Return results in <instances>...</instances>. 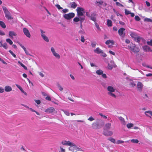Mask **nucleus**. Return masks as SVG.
Instances as JSON below:
<instances>
[{
    "instance_id": "f257e3e1",
    "label": "nucleus",
    "mask_w": 152,
    "mask_h": 152,
    "mask_svg": "<svg viewBox=\"0 0 152 152\" xmlns=\"http://www.w3.org/2000/svg\"><path fill=\"white\" fill-rule=\"evenodd\" d=\"M61 144L64 145L69 146V150L72 152L82 151V148L77 146L75 143L69 141L64 140L61 141Z\"/></svg>"
},
{
    "instance_id": "f03ea898",
    "label": "nucleus",
    "mask_w": 152,
    "mask_h": 152,
    "mask_svg": "<svg viewBox=\"0 0 152 152\" xmlns=\"http://www.w3.org/2000/svg\"><path fill=\"white\" fill-rule=\"evenodd\" d=\"M107 94L109 96L114 98L116 97V96L114 94L115 88L114 87L112 86H108L107 87Z\"/></svg>"
},
{
    "instance_id": "7ed1b4c3",
    "label": "nucleus",
    "mask_w": 152,
    "mask_h": 152,
    "mask_svg": "<svg viewBox=\"0 0 152 152\" xmlns=\"http://www.w3.org/2000/svg\"><path fill=\"white\" fill-rule=\"evenodd\" d=\"M101 120L98 119L97 120L93 122L92 124V128L94 129H98L100 128L102 125L100 124Z\"/></svg>"
},
{
    "instance_id": "20e7f679",
    "label": "nucleus",
    "mask_w": 152,
    "mask_h": 152,
    "mask_svg": "<svg viewBox=\"0 0 152 152\" xmlns=\"http://www.w3.org/2000/svg\"><path fill=\"white\" fill-rule=\"evenodd\" d=\"M2 7L3 10L5 14L6 18L8 20L12 19V17L11 14L8 11L7 8L4 6H3Z\"/></svg>"
},
{
    "instance_id": "39448f33",
    "label": "nucleus",
    "mask_w": 152,
    "mask_h": 152,
    "mask_svg": "<svg viewBox=\"0 0 152 152\" xmlns=\"http://www.w3.org/2000/svg\"><path fill=\"white\" fill-rule=\"evenodd\" d=\"M77 12V15L78 16L82 17L84 16H83V13H85L84 9L82 7H77L76 9Z\"/></svg>"
},
{
    "instance_id": "423d86ee",
    "label": "nucleus",
    "mask_w": 152,
    "mask_h": 152,
    "mask_svg": "<svg viewBox=\"0 0 152 152\" xmlns=\"http://www.w3.org/2000/svg\"><path fill=\"white\" fill-rule=\"evenodd\" d=\"M41 37L44 41L48 42L49 41L48 37L46 35L45 32L42 30H41Z\"/></svg>"
},
{
    "instance_id": "0eeeda50",
    "label": "nucleus",
    "mask_w": 152,
    "mask_h": 152,
    "mask_svg": "<svg viewBox=\"0 0 152 152\" xmlns=\"http://www.w3.org/2000/svg\"><path fill=\"white\" fill-rule=\"evenodd\" d=\"M75 16V14L72 12L69 13L68 14H65L63 15L64 18L67 20H70L73 18Z\"/></svg>"
},
{
    "instance_id": "6e6552de",
    "label": "nucleus",
    "mask_w": 152,
    "mask_h": 152,
    "mask_svg": "<svg viewBox=\"0 0 152 152\" xmlns=\"http://www.w3.org/2000/svg\"><path fill=\"white\" fill-rule=\"evenodd\" d=\"M129 49L135 53L138 52L140 50L139 49L138 47H136L133 44L130 45L129 47Z\"/></svg>"
},
{
    "instance_id": "1a4fd4ad",
    "label": "nucleus",
    "mask_w": 152,
    "mask_h": 152,
    "mask_svg": "<svg viewBox=\"0 0 152 152\" xmlns=\"http://www.w3.org/2000/svg\"><path fill=\"white\" fill-rule=\"evenodd\" d=\"M46 113H56L57 111L55 110V108L53 107H50L46 109L45 111Z\"/></svg>"
},
{
    "instance_id": "9d476101",
    "label": "nucleus",
    "mask_w": 152,
    "mask_h": 152,
    "mask_svg": "<svg viewBox=\"0 0 152 152\" xmlns=\"http://www.w3.org/2000/svg\"><path fill=\"white\" fill-rule=\"evenodd\" d=\"M125 30V29L123 28H121L118 31V33L119 35L123 37H124L125 35V33L124 31Z\"/></svg>"
},
{
    "instance_id": "9b49d317",
    "label": "nucleus",
    "mask_w": 152,
    "mask_h": 152,
    "mask_svg": "<svg viewBox=\"0 0 152 152\" xmlns=\"http://www.w3.org/2000/svg\"><path fill=\"white\" fill-rule=\"evenodd\" d=\"M51 50L53 55L56 58L59 59L60 58V56L55 51L54 48L52 47L51 48Z\"/></svg>"
},
{
    "instance_id": "f8f14e48",
    "label": "nucleus",
    "mask_w": 152,
    "mask_h": 152,
    "mask_svg": "<svg viewBox=\"0 0 152 152\" xmlns=\"http://www.w3.org/2000/svg\"><path fill=\"white\" fill-rule=\"evenodd\" d=\"M23 32L24 35L28 38L31 37V34L28 30L26 28H24L23 29Z\"/></svg>"
},
{
    "instance_id": "ddd939ff",
    "label": "nucleus",
    "mask_w": 152,
    "mask_h": 152,
    "mask_svg": "<svg viewBox=\"0 0 152 152\" xmlns=\"http://www.w3.org/2000/svg\"><path fill=\"white\" fill-rule=\"evenodd\" d=\"M143 85L140 82H138L137 84V90L141 92L143 87Z\"/></svg>"
},
{
    "instance_id": "4468645a",
    "label": "nucleus",
    "mask_w": 152,
    "mask_h": 152,
    "mask_svg": "<svg viewBox=\"0 0 152 152\" xmlns=\"http://www.w3.org/2000/svg\"><path fill=\"white\" fill-rule=\"evenodd\" d=\"M143 50L145 52H152V50L151 48L147 45H145L142 47Z\"/></svg>"
},
{
    "instance_id": "2eb2a0df",
    "label": "nucleus",
    "mask_w": 152,
    "mask_h": 152,
    "mask_svg": "<svg viewBox=\"0 0 152 152\" xmlns=\"http://www.w3.org/2000/svg\"><path fill=\"white\" fill-rule=\"evenodd\" d=\"M96 13L95 12L92 13L90 15V18L91 20H92L94 21V22H95L96 20Z\"/></svg>"
},
{
    "instance_id": "dca6fc26",
    "label": "nucleus",
    "mask_w": 152,
    "mask_h": 152,
    "mask_svg": "<svg viewBox=\"0 0 152 152\" xmlns=\"http://www.w3.org/2000/svg\"><path fill=\"white\" fill-rule=\"evenodd\" d=\"M4 90L6 92H10L12 91V88L10 86H6L4 87Z\"/></svg>"
},
{
    "instance_id": "f3484780",
    "label": "nucleus",
    "mask_w": 152,
    "mask_h": 152,
    "mask_svg": "<svg viewBox=\"0 0 152 152\" xmlns=\"http://www.w3.org/2000/svg\"><path fill=\"white\" fill-rule=\"evenodd\" d=\"M110 63H113V64L111 65L110 64H108V68L110 69H112L113 68V67H115L116 65L115 64L113 61H110Z\"/></svg>"
},
{
    "instance_id": "a211bd4d",
    "label": "nucleus",
    "mask_w": 152,
    "mask_h": 152,
    "mask_svg": "<svg viewBox=\"0 0 152 152\" xmlns=\"http://www.w3.org/2000/svg\"><path fill=\"white\" fill-rule=\"evenodd\" d=\"M94 53L99 54L102 52V50L100 49L99 48H97L94 50Z\"/></svg>"
},
{
    "instance_id": "6ab92c4d",
    "label": "nucleus",
    "mask_w": 152,
    "mask_h": 152,
    "mask_svg": "<svg viewBox=\"0 0 152 152\" xmlns=\"http://www.w3.org/2000/svg\"><path fill=\"white\" fill-rule=\"evenodd\" d=\"M9 35L10 37L12 39L13 38V36H16L17 34L14 31H10L9 32Z\"/></svg>"
},
{
    "instance_id": "aec40b11",
    "label": "nucleus",
    "mask_w": 152,
    "mask_h": 152,
    "mask_svg": "<svg viewBox=\"0 0 152 152\" xmlns=\"http://www.w3.org/2000/svg\"><path fill=\"white\" fill-rule=\"evenodd\" d=\"M104 135L106 136H111L113 135V132L110 131H107L104 132L103 133Z\"/></svg>"
},
{
    "instance_id": "412c9836",
    "label": "nucleus",
    "mask_w": 152,
    "mask_h": 152,
    "mask_svg": "<svg viewBox=\"0 0 152 152\" xmlns=\"http://www.w3.org/2000/svg\"><path fill=\"white\" fill-rule=\"evenodd\" d=\"M20 46L22 47V48L24 50L26 54L28 55L32 56L31 54H29L28 52L26 50V48L23 45H22V44L20 43H19Z\"/></svg>"
},
{
    "instance_id": "4be33fe9",
    "label": "nucleus",
    "mask_w": 152,
    "mask_h": 152,
    "mask_svg": "<svg viewBox=\"0 0 152 152\" xmlns=\"http://www.w3.org/2000/svg\"><path fill=\"white\" fill-rule=\"evenodd\" d=\"M110 43L112 45H114L115 42L113 40H108L107 41L105 42V44L107 45H109Z\"/></svg>"
},
{
    "instance_id": "5701e85b",
    "label": "nucleus",
    "mask_w": 152,
    "mask_h": 152,
    "mask_svg": "<svg viewBox=\"0 0 152 152\" xmlns=\"http://www.w3.org/2000/svg\"><path fill=\"white\" fill-rule=\"evenodd\" d=\"M80 27L82 28V23L85 19V16H84L82 17H80Z\"/></svg>"
},
{
    "instance_id": "b1692460",
    "label": "nucleus",
    "mask_w": 152,
    "mask_h": 152,
    "mask_svg": "<svg viewBox=\"0 0 152 152\" xmlns=\"http://www.w3.org/2000/svg\"><path fill=\"white\" fill-rule=\"evenodd\" d=\"M147 113H148V114H150L152 116V111H149V110L147 111H145V114L148 117H149L151 118V117L149 116V115Z\"/></svg>"
},
{
    "instance_id": "393cba45",
    "label": "nucleus",
    "mask_w": 152,
    "mask_h": 152,
    "mask_svg": "<svg viewBox=\"0 0 152 152\" xmlns=\"http://www.w3.org/2000/svg\"><path fill=\"white\" fill-rule=\"evenodd\" d=\"M71 7L73 8H75L77 6V4L75 2H72L70 3Z\"/></svg>"
},
{
    "instance_id": "a878e982",
    "label": "nucleus",
    "mask_w": 152,
    "mask_h": 152,
    "mask_svg": "<svg viewBox=\"0 0 152 152\" xmlns=\"http://www.w3.org/2000/svg\"><path fill=\"white\" fill-rule=\"evenodd\" d=\"M96 72L97 75H100L102 74L103 73V71L101 69H99L96 70Z\"/></svg>"
},
{
    "instance_id": "bb28decb",
    "label": "nucleus",
    "mask_w": 152,
    "mask_h": 152,
    "mask_svg": "<svg viewBox=\"0 0 152 152\" xmlns=\"http://www.w3.org/2000/svg\"><path fill=\"white\" fill-rule=\"evenodd\" d=\"M130 35L132 37L134 38V39L136 38V37H137V34L135 33L132 32H130Z\"/></svg>"
},
{
    "instance_id": "cd10ccee",
    "label": "nucleus",
    "mask_w": 152,
    "mask_h": 152,
    "mask_svg": "<svg viewBox=\"0 0 152 152\" xmlns=\"http://www.w3.org/2000/svg\"><path fill=\"white\" fill-rule=\"evenodd\" d=\"M134 125L132 123H128L126 124V126L128 129H130L133 127Z\"/></svg>"
},
{
    "instance_id": "c85d7f7f",
    "label": "nucleus",
    "mask_w": 152,
    "mask_h": 152,
    "mask_svg": "<svg viewBox=\"0 0 152 152\" xmlns=\"http://www.w3.org/2000/svg\"><path fill=\"white\" fill-rule=\"evenodd\" d=\"M0 26L2 28H6V26L4 23L1 21H0Z\"/></svg>"
},
{
    "instance_id": "c756f323",
    "label": "nucleus",
    "mask_w": 152,
    "mask_h": 152,
    "mask_svg": "<svg viewBox=\"0 0 152 152\" xmlns=\"http://www.w3.org/2000/svg\"><path fill=\"white\" fill-rule=\"evenodd\" d=\"M142 39L141 37L137 36V37H136V38L134 39V40L135 41L139 42Z\"/></svg>"
},
{
    "instance_id": "7c9ffc66",
    "label": "nucleus",
    "mask_w": 152,
    "mask_h": 152,
    "mask_svg": "<svg viewBox=\"0 0 152 152\" xmlns=\"http://www.w3.org/2000/svg\"><path fill=\"white\" fill-rule=\"evenodd\" d=\"M112 22L110 20H108L107 21V25L109 27H110L112 26Z\"/></svg>"
},
{
    "instance_id": "2f4dec72",
    "label": "nucleus",
    "mask_w": 152,
    "mask_h": 152,
    "mask_svg": "<svg viewBox=\"0 0 152 152\" xmlns=\"http://www.w3.org/2000/svg\"><path fill=\"white\" fill-rule=\"evenodd\" d=\"M111 126V124L109 123H107L105 125V126L106 128L110 129Z\"/></svg>"
},
{
    "instance_id": "473e14b6",
    "label": "nucleus",
    "mask_w": 152,
    "mask_h": 152,
    "mask_svg": "<svg viewBox=\"0 0 152 152\" xmlns=\"http://www.w3.org/2000/svg\"><path fill=\"white\" fill-rule=\"evenodd\" d=\"M19 64L23 67L25 70H27V68L26 66L23 64L20 61H18V62Z\"/></svg>"
},
{
    "instance_id": "72a5a7b5",
    "label": "nucleus",
    "mask_w": 152,
    "mask_h": 152,
    "mask_svg": "<svg viewBox=\"0 0 152 152\" xmlns=\"http://www.w3.org/2000/svg\"><path fill=\"white\" fill-rule=\"evenodd\" d=\"M131 142L134 143H137L139 142V140L137 139H132L131 140Z\"/></svg>"
},
{
    "instance_id": "f704fd0d",
    "label": "nucleus",
    "mask_w": 152,
    "mask_h": 152,
    "mask_svg": "<svg viewBox=\"0 0 152 152\" xmlns=\"http://www.w3.org/2000/svg\"><path fill=\"white\" fill-rule=\"evenodd\" d=\"M79 17H75L73 19V21L75 22H77L79 21H80V16H78Z\"/></svg>"
},
{
    "instance_id": "c9c22d12",
    "label": "nucleus",
    "mask_w": 152,
    "mask_h": 152,
    "mask_svg": "<svg viewBox=\"0 0 152 152\" xmlns=\"http://www.w3.org/2000/svg\"><path fill=\"white\" fill-rule=\"evenodd\" d=\"M99 115L101 116V117L103 118L104 119H106L107 118V116L103 115V114L101 113H99Z\"/></svg>"
},
{
    "instance_id": "e433bc0d",
    "label": "nucleus",
    "mask_w": 152,
    "mask_h": 152,
    "mask_svg": "<svg viewBox=\"0 0 152 152\" xmlns=\"http://www.w3.org/2000/svg\"><path fill=\"white\" fill-rule=\"evenodd\" d=\"M119 120L121 121L122 124H123L124 125H125L126 124L124 118L122 117H120L119 118Z\"/></svg>"
},
{
    "instance_id": "4c0bfd02",
    "label": "nucleus",
    "mask_w": 152,
    "mask_h": 152,
    "mask_svg": "<svg viewBox=\"0 0 152 152\" xmlns=\"http://www.w3.org/2000/svg\"><path fill=\"white\" fill-rule=\"evenodd\" d=\"M6 42L10 45H12L13 42L10 39H6Z\"/></svg>"
},
{
    "instance_id": "58836bf2",
    "label": "nucleus",
    "mask_w": 152,
    "mask_h": 152,
    "mask_svg": "<svg viewBox=\"0 0 152 152\" xmlns=\"http://www.w3.org/2000/svg\"><path fill=\"white\" fill-rule=\"evenodd\" d=\"M62 111H63L64 114L67 116H69L70 115V113L66 110H61Z\"/></svg>"
},
{
    "instance_id": "ea45409f",
    "label": "nucleus",
    "mask_w": 152,
    "mask_h": 152,
    "mask_svg": "<svg viewBox=\"0 0 152 152\" xmlns=\"http://www.w3.org/2000/svg\"><path fill=\"white\" fill-rule=\"evenodd\" d=\"M95 3L96 4H99L101 5H102V4L103 3V1L102 0L96 1Z\"/></svg>"
},
{
    "instance_id": "a19ab883",
    "label": "nucleus",
    "mask_w": 152,
    "mask_h": 152,
    "mask_svg": "<svg viewBox=\"0 0 152 152\" xmlns=\"http://www.w3.org/2000/svg\"><path fill=\"white\" fill-rule=\"evenodd\" d=\"M144 21L145 22H152V20L150 18H146L144 19Z\"/></svg>"
},
{
    "instance_id": "79ce46f5",
    "label": "nucleus",
    "mask_w": 152,
    "mask_h": 152,
    "mask_svg": "<svg viewBox=\"0 0 152 152\" xmlns=\"http://www.w3.org/2000/svg\"><path fill=\"white\" fill-rule=\"evenodd\" d=\"M108 140L113 143H115V140L113 138L110 137L108 139Z\"/></svg>"
},
{
    "instance_id": "37998d69",
    "label": "nucleus",
    "mask_w": 152,
    "mask_h": 152,
    "mask_svg": "<svg viewBox=\"0 0 152 152\" xmlns=\"http://www.w3.org/2000/svg\"><path fill=\"white\" fill-rule=\"evenodd\" d=\"M57 87L60 91H62L63 90V88L62 86L59 84H57Z\"/></svg>"
},
{
    "instance_id": "c03bdc74",
    "label": "nucleus",
    "mask_w": 152,
    "mask_h": 152,
    "mask_svg": "<svg viewBox=\"0 0 152 152\" xmlns=\"http://www.w3.org/2000/svg\"><path fill=\"white\" fill-rule=\"evenodd\" d=\"M131 13V12L128 10H127L126 9H125V15H128L129 14H130Z\"/></svg>"
},
{
    "instance_id": "a18cd8bd",
    "label": "nucleus",
    "mask_w": 152,
    "mask_h": 152,
    "mask_svg": "<svg viewBox=\"0 0 152 152\" xmlns=\"http://www.w3.org/2000/svg\"><path fill=\"white\" fill-rule=\"evenodd\" d=\"M124 142V141L122 140H119L117 141L116 144H122Z\"/></svg>"
},
{
    "instance_id": "49530a36",
    "label": "nucleus",
    "mask_w": 152,
    "mask_h": 152,
    "mask_svg": "<svg viewBox=\"0 0 152 152\" xmlns=\"http://www.w3.org/2000/svg\"><path fill=\"white\" fill-rule=\"evenodd\" d=\"M88 120L90 121H91L95 120V118L92 116H90L88 119Z\"/></svg>"
},
{
    "instance_id": "de8ad7c7",
    "label": "nucleus",
    "mask_w": 152,
    "mask_h": 152,
    "mask_svg": "<svg viewBox=\"0 0 152 152\" xmlns=\"http://www.w3.org/2000/svg\"><path fill=\"white\" fill-rule=\"evenodd\" d=\"M113 10L114 12L116 14L117 16H118L119 15H120L121 16H122V15L119 14L117 11H116L115 9H113Z\"/></svg>"
},
{
    "instance_id": "09e8293b",
    "label": "nucleus",
    "mask_w": 152,
    "mask_h": 152,
    "mask_svg": "<svg viewBox=\"0 0 152 152\" xmlns=\"http://www.w3.org/2000/svg\"><path fill=\"white\" fill-rule=\"evenodd\" d=\"M146 43L148 45L152 46V39L150 40V41H147Z\"/></svg>"
},
{
    "instance_id": "8fccbe9b",
    "label": "nucleus",
    "mask_w": 152,
    "mask_h": 152,
    "mask_svg": "<svg viewBox=\"0 0 152 152\" xmlns=\"http://www.w3.org/2000/svg\"><path fill=\"white\" fill-rule=\"evenodd\" d=\"M31 111H32V112H34L35 113H36L38 115H40V114L38 112H37L36 111H35L34 110H33V109H32V108H30L29 109Z\"/></svg>"
},
{
    "instance_id": "3c124183",
    "label": "nucleus",
    "mask_w": 152,
    "mask_h": 152,
    "mask_svg": "<svg viewBox=\"0 0 152 152\" xmlns=\"http://www.w3.org/2000/svg\"><path fill=\"white\" fill-rule=\"evenodd\" d=\"M4 49H7L8 48L7 44L6 43H5L3 44L2 46Z\"/></svg>"
},
{
    "instance_id": "603ef678",
    "label": "nucleus",
    "mask_w": 152,
    "mask_h": 152,
    "mask_svg": "<svg viewBox=\"0 0 152 152\" xmlns=\"http://www.w3.org/2000/svg\"><path fill=\"white\" fill-rule=\"evenodd\" d=\"M9 52L10 53V54L14 57H16V55L11 50H9Z\"/></svg>"
},
{
    "instance_id": "864d4df0",
    "label": "nucleus",
    "mask_w": 152,
    "mask_h": 152,
    "mask_svg": "<svg viewBox=\"0 0 152 152\" xmlns=\"http://www.w3.org/2000/svg\"><path fill=\"white\" fill-rule=\"evenodd\" d=\"M96 43L95 42H92L91 43V45L92 48H95L96 46Z\"/></svg>"
},
{
    "instance_id": "5fc2aeb1",
    "label": "nucleus",
    "mask_w": 152,
    "mask_h": 152,
    "mask_svg": "<svg viewBox=\"0 0 152 152\" xmlns=\"http://www.w3.org/2000/svg\"><path fill=\"white\" fill-rule=\"evenodd\" d=\"M5 90L3 88L1 87H0V93H2L4 92Z\"/></svg>"
},
{
    "instance_id": "6e6d98bb",
    "label": "nucleus",
    "mask_w": 152,
    "mask_h": 152,
    "mask_svg": "<svg viewBox=\"0 0 152 152\" xmlns=\"http://www.w3.org/2000/svg\"><path fill=\"white\" fill-rule=\"evenodd\" d=\"M130 85L132 87H134L136 86V84L133 82H132L130 83Z\"/></svg>"
},
{
    "instance_id": "4d7b16f0",
    "label": "nucleus",
    "mask_w": 152,
    "mask_h": 152,
    "mask_svg": "<svg viewBox=\"0 0 152 152\" xmlns=\"http://www.w3.org/2000/svg\"><path fill=\"white\" fill-rule=\"evenodd\" d=\"M135 20L137 21H139L140 20V18L138 16H136L135 17Z\"/></svg>"
},
{
    "instance_id": "13d9d810",
    "label": "nucleus",
    "mask_w": 152,
    "mask_h": 152,
    "mask_svg": "<svg viewBox=\"0 0 152 152\" xmlns=\"http://www.w3.org/2000/svg\"><path fill=\"white\" fill-rule=\"evenodd\" d=\"M69 11V10L67 9H65L62 10V12L64 13L67 12Z\"/></svg>"
},
{
    "instance_id": "bf43d9fd",
    "label": "nucleus",
    "mask_w": 152,
    "mask_h": 152,
    "mask_svg": "<svg viewBox=\"0 0 152 152\" xmlns=\"http://www.w3.org/2000/svg\"><path fill=\"white\" fill-rule=\"evenodd\" d=\"M100 53L102 54L101 56L103 57H105L107 56V55L102 50V52L101 53Z\"/></svg>"
},
{
    "instance_id": "052dcab7",
    "label": "nucleus",
    "mask_w": 152,
    "mask_h": 152,
    "mask_svg": "<svg viewBox=\"0 0 152 152\" xmlns=\"http://www.w3.org/2000/svg\"><path fill=\"white\" fill-rule=\"evenodd\" d=\"M81 41L83 42H85V39L84 38L83 36H81L80 38Z\"/></svg>"
},
{
    "instance_id": "680f3d73",
    "label": "nucleus",
    "mask_w": 152,
    "mask_h": 152,
    "mask_svg": "<svg viewBox=\"0 0 152 152\" xmlns=\"http://www.w3.org/2000/svg\"><path fill=\"white\" fill-rule=\"evenodd\" d=\"M56 6L57 8L59 10L62 9V8L61 7L60 5L59 4H56Z\"/></svg>"
},
{
    "instance_id": "e2e57ef3",
    "label": "nucleus",
    "mask_w": 152,
    "mask_h": 152,
    "mask_svg": "<svg viewBox=\"0 0 152 152\" xmlns=\"http://www.w3.org/2000/svg\"><path fill=\"white\" fill-rule=\"evenodd\" d=\"M116 5L118 6H120V7H124L123 5L122 4H121L118 2H116Z\"/></svg>"
},
{
    "instance_id": "0e129e2a",
    "label": "nucleus",
    "mask_w": 152,
    "mask_h": 152,
    "mask_svg": "<svg viewBox=\"0 0 152 152\" xmlns=\"http://www.w3.org/2000/svg\"><path fill=\"white\" fill-rule=\"evenodd\" d=\"M95 26L99 30H100V28L99 27V25L97 24V23H95Z\"/></svg>"
},
{
    "instance_id": "69168bd1",
    "label": "nucleus",
    "mask_w": 152,
    "mask_h": 152,
    "mask_svg": "<svg viewBox=\"0 0 152 152\" xmlns=\"http://www.w3.org/2000/svg\"><path fill=\"white\" fill-rule=\"evenodd\" d=\"M45 99L46 100L48 101L51 100V97L50 96H47L45 98Z\"/></svg>"
},
{
    "instance_id": "338daca9",
    "label": "nucleus",
    "mask_w": 152,
    "mask_h": 152,
    "mask_svg": "<svg viewBox=\"0 0 152 152\" xmlns=\"http://www.w3.org/2000/svg\"><path fill=\"white\" fill-rule=\"evenodd\" d=\"M35 102L36 103H37V104H40L41 103V101L40 100H35Z\"/></svg>"
},
{
    "instance_id": "774afa93",
    "label": "nucleus",
    "mask_w": 152,
    "mask_h": 152,
    "mask_svg": "<svg viewBox=\"0 0 152 152\" xmlns=\"http://www.w3.org/2000/svg\"><path fill=\"white\" fill-rule=\"evenodd\" d=\"M60 148L61 152H65V149L61 147H60Z\"/></svg>"
}]
</instances>
